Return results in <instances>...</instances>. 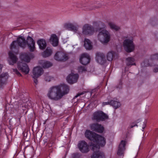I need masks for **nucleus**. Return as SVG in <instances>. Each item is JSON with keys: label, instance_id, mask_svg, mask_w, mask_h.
Segmentation results:
<instances>
[{"label": "nucleus", "instance_id": "nucleus-46", "mask_svg": "<svg viewBox=\"0 0 158 158\" xmlns=\"http://www.w3.org/2000/svg\"><path fill=\"white\" fill-rule=\"evenodd\" d=\"M2 65H0V73L1 72L2 69Z\"/></svg>", "mask_w": 158, "mask_h": 158}, {"label": "nucleus", "instance_id": "nucleus-22", "mask_svg": "<svg viewBox=\"0 0 158 158\" xmlns=\"http://www.w3.org/2000/svg\"><path fill=\"white\" fill-rule=\"evenodd\" d=\"M37 43L39 46L41 50H44L45 49L47 46L46 41L43 39H41L38 40Z\"/></svg>", "mask_w": 158, "mask_h": 158}, {"label": "nucleus", "instance_id": "nucleus-15", "mask_svg": "<svg viewBox=\"0 0 158 158\" xmlns=\"http://www.w3.org/2000/svg\"><path fill=\"white\" fill-rule=\"evenodd\" d=\"M126 145V141L122 140L119 146L117 152V154L119 156L123 155L125 149V147Z\"/></svg>", "mask_w": 158, "mask_h": 158}, {"label": "nucleus", "instance_id": "nucleus-5", "mask_svg": "<svg viewBox=\"0 0 158 158\" xmlns=\"http://www.w3.org/2000/svg\"><path fill=\"white\" fill-rule=\"evenodd\" d=\"M108 118V116L106 113L100 110L95 111L93 114L92 119L97 122L103 121Z\"/></svg>", "mask_w": 158, "mask_h": 158}, {"label": "nucleus", "instance_id": "nucleus-9", "mask_svg": "<svg viewBox=\"0 0 158 158\" xmlns=\"http://www.w3.org/2000/svg\"><path fill=\"white\" fill-rule=\"evenodd\" d=\"M55 59L59 61H65L68 59L67 55L64 52H56L54 56Z\"/></svg>", "mask_w": 158, "mask_h": 158}, {"label": "nucleus", "instance_id": "nucleus-36", "mask_svg": "<svg viewBox=\"0 0 158 158\" xmlns=\"http://www.w3.org/2000/svg\"><path fill=\"white\" fill-rule=\"evenodd\" d=\"M13 71L15 73L17 74L18 76H21V74L16 69H13Z\"/></svg>", "mask_w": 158, "mask_h": 158}, {"label": "nucleus", "instance_id": "nucleus-24", "mask_svg": "<svg viewBox=\"0 0 158 158\" xmlns=\"http://www.w3.org/2000/svg\"><path fill=\"white\" fill-rule=\"evenodd\" d=\"M30 53H23L20 55L21 61H25L27 62H30V58L29 56Z\"/></svg>", "mask_w": 158, "mask_h": 158}, {"label": "nucleus", "instance_id": "nucleus-10", "mask_svg": "<svg viewBox=\"0 0 158 158\" xmlns=\"http://www.w3.org/2000/svg\"><path fill=\"white\" fill-rule=\"evenodd\" d=\"M17 66L18 69L25 74H27L29 73V68L27 64L24 61H19L17 64Z\"/></svg>", "mask_w": 158, "mask_h": 158}, {"label": "nucleus", "instance_id": "nucleus-1", "mask_svg": "<svg viewBox=\"0 0 158 158\" xmlns=\"http://www.w3.org/2000/svg\"><path fill=\"white\" fill-rule=\"evenodd\" d=\"M85 135L88 139L97 143L91 145V150L94 152L91 158H105L104 154L99 151L100 147H103L106 144L105 138L89 130H86Z\"/></svg>", "mask_w": 158, "mask_h": 158}, {"label": "nucleus", "instance_id": "nucleus-39", "mask_svg": "<svg viewBox=\"0 0 158 158\" xmlns=\"http://www.w3.org/2000/svg\"><path fill=\"white\" fill-rule=\"evenodd\" d=\"M122 82L121 80L119 82V84L117 87V88L119 89H121L122 87Z\"/></svg>", "mask_w": 158, "mask_h": 158}, {"label": "nucleus", "instance_id": "nucleus-40", "mask_svg": "<svg viewBox=\"0 0 158 158\" xmlns=\"http://www.w3.org/2000/svg\"><path fill=\"white\" fill-rule=\"evenodd\" d=\"M146 121H145L143 122V127H142V131H143L144 129L146 126Z\"/></svg>", "mask_w": 158, "mask_h": 158}, {"label": "nucleus", "instance_id": "nucleus-48", "mask_svg": "<svg viewBox=\"0 0 158 158\" xmlns=\"http://www.w3.org/2000/svg\"><path fill=\"white\" fill-rule=\"evenodd\" d=\"M85 6H84V5H82L81 6H78V7H85Z\"/></svg>", "mask_w": 158, "mask_h": 158}, {"label": "nucleus", "instance_id": "nucleus-17", "mask_svg": "<svg viewBox=\"0 0 158 158\" xmlns=\"http://www.w3.org/2000/svg\"><path fill=\"white\" fill-rule=\"evenodd\" d=\"M12 52H15L11 50V51L9 53V59L8 62L9 64L12 65H13L14 64L16 63L18 60L17 57Z\"/></svg>", "mask_w": 158, "mask_h": 158}, {"label": "nucleus", "instance_id": "nucleus-47", "mask_svg": "<svg viewBox=\"0 0 158 158\" xmlns=\"http://www.w3.org/2000/svg\"><path fill=\"white\" fill-rule=\"evenodd\" d=\"M156 134H158V128L156 129Z\"/></svg>", "mask_w": 158, "mask_h": 158}, {"label": "nucleus", "instance_id": "nucleus-18", "mask_svg": "<svg viewBox=\"0 0 158 158\" xmlns=\"http://www.w3.org/2000/svg\"><path fill=\"white\" fill-rule=\"evenodd\" d=\"M26 41L29 48L31 51H33L35 49V42L33 39L31 37L28 36Z\"/></svg>", "mask_w": 158, "mask_h": 158}, {"label": "nucleus", "instance_id": "nucleus-31", "mask_svg": "<svg viewBox=\"0 0 158 158\" xmlns=\"http://www.w3.org/2000/svg\"><path fill=\"white\" fill-rule=\"evenodd\" d=\"M98 91V88H95L92 89L91 92V95L94 97H95L98 95L97 92Z\"/></svg>", "mask_w": 158, "mask_h": 158}, {"label": "nucleus", "instance_id": "nucleus-38", "mask_svg": "<svg viewBox=\"0 0 158 158\" xmlns=\"http://www.w3.org/2000/svg\"><path fill=\"white\" fill-rule=\"evenodd\" d=\"M135 126L138 127V125L136 124V123L133 122L130 124V128H132Z\"/></svg>", "mask_w": 158, "mask_h": 158}, {"label": "nucleus", "instance_id": "nucleus-42", "mask_svg": "<svg viewBox=\"0 0 158 158\" xmlns=\"http://www.w3.org/2000/svg\"><path fill=\"white\" fill-rule=\"evenodd\" d=\"M153 71L155 73L157 72H158V68L157 67L153 69Z\"/></svg>", "mask_w": 158, "mask_h": 158}, {"label": "nucleus", "instance_id": "nucleus-35", "mask_svg": "<svg viewBox=\"0 0 158 158\" xmlns=\"http://www.w3.org/2000/svg\"><path fill=\"white\" fill-rule=\"evenodd\" d=\"M63 28L64 30H69V23H65L63 25Z\"/></svg>", "mask_w": 158, "mask_h": 158}, {"label": "nucleus", "instance_id": "nucleus-30", "mask_svg": "<svg viewBox=\"0 0 158 158\" xmlns=\"http://www.w3.org/2000/svg\"><path fill=\"white\" fill-rule=\"evenodd\" d=\"M108 24L110 28L112 30L117 31L120 29V27L116 25L112 22H109Z\"/></svg>", "mask_w": 158, "mask_h": 158}, {"label": "nucleus", "instance_id": "nucleus-41", "mask_svg": "<svg viewBox=\"0 0 158 158\" xmlns=\"http://www.w3.org/2000/svg\"><path fill=\"white\" fill-rule=\"evenodd\" d=\"M110 102H103L102 103V105L104 106L107 105H110Z\"/></svg>", "mask_w": 158, "mask_h": 158}, {"label": "nucleus", "instance_id": "nucleus-11", "mask_svg": "<svg viewBox=\"0 0 158 158\" xmlns=\"http://www.w3.org/2000/svg\"><path fill=\"white\" fill-rule=\"evenodd\" d=\"M95 59L97 62L101 65H104L106 61L104 54L100 52L96 53Z\"/></svg>", "mask_w": 158, "mask_h": 158}, {"label": "nucleus", "instance_id": "nucleus-21", "mask_svg": "<svg viewBox=\"0 0 158 158\" xmlns=\"http://www.w3.org/2000/svg\"><path fill=\"white\" fill-rule=\"evenodd\" d=\"M79 78V75L77 73L70 74V84H73L77 82Z\"/></svg>", "mask_w": 158, "mask_h": 158}, {"label": "nucleus", "instance_id": "nucleus-14", "mask_svg": "<svg viewBox=\"0 0 158 158\" xmlns=\"http://www.w3.org/2000/svg\"><path fill=\"white\" fill-rule=\"evenodd\" d=\"M90 60L89 55L86 53H84L81 55L80 58V63L84 65H86L89 64Z\"/></svg>", "mask_w": 158, "mask_h": 158}, {"label": "nucleus", "instance_id": "nucleus-28", "mask_svg": "<svg viewBox=\"0 0 158 158\" xmlns=\"http://www.w3.org/2000/svg\"><path fill=\"white\" fill-rule=\"evenodd\" d=\"M127 65L129 66L132 65H135V63H134L135 59L132 57H129L126 59Z\"/></svg>", "mask_w": 158, "mask_h": 158}, {"label": "nucleus", "instance_id": "nucleus-12", "mask_svg": "<svg viewBox=\"0 0 158 158\" xmlns=\"http://www.w3.org/2000/svg\"><path fill=\"white\" fill-rule=\"evenodd\" d=\"M78 146L80 151L82 153H87L89 151L88 145L84 141H81L79 143Z\"/></svg>", "mask_w": 158, "mask_h": 158}, {"label": "nucleus", "instance_id": "nucleus-13", "mask_svg": "<svg viewBox=\"0 0 158 158\" xmlns=\"http://www.w3.org/2000/svg\"><path fill=\"white\" fill-rule=\"evenodd\" d=\"M90 128L92 130L100 133H102L104 130V127L102 126L97 123L90 124Z\"/></svg>", "mask_w": 158, "mask_h": 158}, {"label": "nucleus", "instance_id": "nucleus-20", "mask_svg": "<svg viewBox=\"0 0 158 158\" xmlns=\"http://www.w3.org/2000/svg\"><path fill=\"white\" fill-rule=\"evenodd\" d=\"M50 42L54 46H57L58 43V39L56 35L53 34L51 35L50 39Z\"/></svg>", "mask_w": 158, "mask_h": 158}, {"label": "nucleus", "instance_id": "nucleus-32", "mask_svg": "<svg viewBox=\"0 0 158 158\" xmlns=\"http://www.w3.org/2000/svg\"><path fill=\"white\" fill-rule=\"evenodd\" d=\"M77 70L79 73H82L87 70L85 67L82 66H79L77 68Z\"/></svg>", "mask_w": 158, "mask_h": 158}, {"label": "nucleus", "instance_id": "nucleus-26", "mask_svg": "<svg viewBox=\"0 0 158 158\" xmlns=\"http://www.w3.org/2000/svg\"><path fill=\"white\" fill-rule=\"evenodd\" d=\"M40 63L44 68H48L52 65V64L50 62L45 60H41L40 61Z\"/></svg>", "mask_w": 158, "mask_h": 158}, {"label": "nucleus", "instance_id": "nucleus-51", "mask_svg": "<svg viewBox=\"0 0 158 158\" xmlns=\"http://www.w3.org/2000/svg\"><path fill=\"white\" fill-rule=\"evenodd\" d=\"M103 27H104H104H104V25H103Z\"/></svg>", "mask_w": 158, "mask_h": 158}, {"label": "nucleus", "instance_id": "nucleus-37", "mask_svg": "<svg viewBox=\"0 0 158 158\" xmlns=\"http://www.w3.org/2000/svg\"><path fill=\"white\" fill-rule=\"evenodd\" d=\"M52 78V77H51V76L48 75H47L45 77V79L46 81L48 82L51 81Z\"/></svg>", "mask_w": 158, "mask_h": 158}, {"label": "nucleus", "instance_id": "nucleus-50", "mask_svg": "<svg viewBox=\"0 0 158 158\" xmlns=\"http://www.w3.org/2000/svg\"><path fill=\"white\" fill-rule=\"evenodd\" d=\"M126 67H125V71H126Z\"/></svg>", "mask_w": 158, "mask_h": 158}, {"label": "nucleus", "instance_id": "nucleus-4", "mask_svg": "<svg viewBox=\"0 0 158 158\" xmlns=\"http://www.w3.org/2000/svg\"><path fill=\"white\" fill-rule=\"evenodd\" d=\"M98 35V40L103 43H107L110 40V35L109 32L106 30L100 28Z\"/></svg>", "mask_w": 158, "mask_h": 158}, {"label": "nucleus", "instance_id": "nucleus-2", "mask_svg": "<svg viewBox=\"0 0 158 158\" xmlns=\"http://www.w3.org/2000/svg\"><path fill=\"white\" fill-rule=\"evenodd\" d=\"M68 92V86L65 84H61L51 87L47 94V96L50 99L57 101L60 99Z\"/></svg>", "mask_w": 158, "mask_h": 158}, {"label": "nucleus", "instance_id": "nucleus-3", "mask_svg": "<svg viewBox=\"0 0 158 158\" xmlns=\"http://www.w3.org/2000/svg\"><path fill=\"white\" fill-rule=\"evenodd\" d=\"M26 45V41L24 37L21 36L17 39V42L13 41L11 44L10 50L17 53L18 52L19 46L22 48H24Z\"/></svg>", "mask_w": 158, "mask_h": 158}, {"label": "nucleus", "instance_id": "nucleus-16", "mask_svg": "<svg viewBox=\"0 0 158 158\" xmlns=\"http://www.w3.org/2000/svg\"><path fill=\"white\" fill-rule=\"evenodd\" d=\"M32 77L33 78H37L41 76L43 73V70L40 67H37L34 68L33 70Z\"/></svg>", "mask_w": 158, "mask_h": 158}, {"label": "nucleus", "instance_id": "nucleus-6", "mask_svg": "<svg viewBox=\"0 0 158 158\" xmlns=\"http://www.w3.org/2000/svg\"><path fill=\"white\" fill-rule=\"evenodd\" d=\"M123 46L125 50L127 52H131L135 49V45L133 41L129 39H126L124 41Z\"/></svg>", "mask_w": 158, "mask_h": 158}, {"label": "nucleus", "instance_id": "nucleus-29", "mask_svg": "<svg viewBox=\"0 0 158 158\" xmlns=\"http://www.w3.org/2000/svg\"><path fill=\"white\" fill-rule=\"evenodd\" d=\"M110 105L112 106L115 109L117 108L120 106V102L114 100L110 101Z\"/></svg>", "mask_w": 158, "mask_h": 158}, {"label": "nucleus", "instance_id": "nucleus-34", "mask_svg": "<svg viewBox=\"0 0 158 158\" xmlns=\"http://www.w3.org/2000/svg\"><path fill=\"white\" fill-rule=\"evenodd\" d=\"M86 8L87 10H92L95 8H98V7L95 6V5H93L92 6H87Z\"/></svg>", "mask_w": 158, "mask_h": 158}, {"label": "nucleus", "instance_id": "nucleus-27", "mask_svg": "<svg viewBox=\"0 0 158 158\" xmlns=\"http://www.w3.org/2000/svg\"><path fill=\"white\" fill-rule=\"evenodd\" d=\"M52 53V50L49 48L48 47L46 50L42 53V55L44 57H47L50 56Z\"/></svg>", "mask_w": 158, "mask_h": 158}, {"label": "nucleus", "instance_id": "nucleus-23", "mask_svg": "<svg viewBox=\"0 0 158 158\" xmlns=\"http://www.w3.org/2000/svg\"><path fill=\"white\" fill-rule=\"evenodd\" d=\"M84 46L87 50H90L92 48V43L88 39L85 38L84 41Z\"/></svg>", "mask_w": 158, "mask_h": 158}, {"label": "nucleus", "instance_id": "nucleus-19", "mask_svg": "<svg viewBox=\"0 0 158 158\" xmlns=\"http://www.w3.org/2000/svg\"><path fill=\"white\" fill-rule=\"evenodd\" d=\"M8 75L7 73H2L0 75V87H2L6 83L8 77Z\"/></svg>", "mask_w": 158, "mask_h": 158}, {"label": "nucleus", "instance_id": "nucleus-33", "mask_svg": "<svg viewBox=\"0 0 158 158\" xmlns=\"http://www.w3.org/2000/svg\"><path fill=\"white\" fill-rule=\"evenodd\" d=\"M77 30V27L70 23V30L76 31Z\"/></svg>", "mask_w": 158, "mask_h": 158}, {"label": "nucleus", "instance_id": "nucleus-8", "mask_svg": "<svg viewBox=\"0 0 158 158\" xmlns=\"http://www.w3.org/2000/svg\"><path fill=\"white\" fill-rule=\"evenodd\" d=\"M94 27L89 24H85L83 27L82 33L85 35H92L94 33Z\"/></svg>", "mask_w": 158, "mask_h": 158}, {"label": "nucleus", "instance_id": "nucleus-43", "mask_svg": "<svg viewBox=\"0 0 158 158\" xmlns=\"http://www.w3.org/2000/svg\"><path fill=\"white\" fill-rule=\"evenodd\" d=\"M34 78V82L36 84V85H37L38 84V81L37 79V78Z\"/></svg>", "mask_w": 158, "mask_h": 158}, {"label": "nucleus", "instance_id": "nucleus-45", "mask_svg": "<svg viewBox=\"0 0 158 158\" xmlns=\"http://www.w3.org/2000/svg\"><path fill=\"white\" fill-rule=\"evenodd\" d=\"M66 80L68 83H69V75H68L67 76V78H66Z\"/></svg>", "mask_w": 158, "mask_h": 158}, {"label": "nucleus", "instance_id": "nucleus-25", "mask_svg": "<svg viewBox=\"0 0 158 158\" xmlns=\"http://www.w3.org/2000/svg\"><path fill=\"white\" fill-rule=\"evenodd\" d=\"M117 54L115 52L111 51L109 52L107 54V59L109 61H111L113 59L117 56Z\"/></svg>", "mask_w": 158, "mask_h": 158}, {"label": "nucleus", "instance_id": "nucleus-7", "mask_svg": "<svg viewBox=\"0 0 158 158\" xmlns=\"http://www.w3.org/2000/svg\"><path fill=\"white\" fill-rule=\"evenodd\" d=\"M158 60V53H155L152 55L151 56V58L149 60H145L141 64L142 67H147L148 66H153V64L150 62V61L156 60Z\"/></svg>", "mask_w": 158, "mask_h": 158}, {"label": "nucleus", "instance_id": "nucleus-49", "mask_svg": "<svg viewBox=\"0 0 158 158\" xmlns=\"http://www.w3.org/2000/svg\"><path fill=\"white\" fill-rule=\"evenodd\" d=\"M139 120H138V121L137 122V123H139V121H138Z\"/></svg>", "mask_w": 158, "mask_h": 158}, {"label": "nucleus", "instance_id": "nucleus-44", "mask_svg": "<svg viewBox=\"0 0 158 158\" xmlns=\"http://www.w3.org/2000/svg\"><path fill=\"white\" fill-rule=\"evenodd\" d=\"M82 94H80V93H78V94L77 95H76L74 97V98H77L78 97L80 96Z\"/></svg>", "mask_w": 158, "mask_h": 158}]
</instances>
